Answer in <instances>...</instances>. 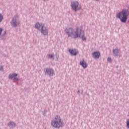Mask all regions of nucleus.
I'll use <instances>...</instances> for the list:
<instances>
[{"label": "nucleus", "mask_w": 129, "mask_h": 129, "mask_svg": "<svg viewBox=\"0 0 129 129\" xmlns=\"http://www.w3.org/2000/svg\"><path fill=\"white\" fill-rule=\"evenodd\" d=\"M66 31L69 36H71V37H73V38L80 37L83 40H86L84 31L81 29V27H77L76 31H74V30L73 29V28H67Z\"/></svg>", "instance_id": "nucleus-1"}, {"label": "nucleus", "mask_w": 129, "mask_h": 129, "mask_svg": "<svg viewBox=\"0 0 129 129\" xmlns=\"http://www.w3.org/2000/svg\"><path fill=\"white\" fill-rule=\"evenodd\" d=\"M129 16V11L127 9H124L117 14L116 17L119 18L122 22H126Z\"/></svg>", "instance_id": "nucleus-2"}, {"label": "nucleus", "mask_w": 129, "mask_h": 129, "mask_svg": "<svg viewBox=\"0 0 129 129\" xmlns=\"http://www.w3.org/2000/svg\"><path fill=\"white\" fill-rule=\"evenodd\" d=\"M63 124L60 116H55L54 120L51 121L52 126L55 128H59L63 126Z\"/></svg>", "instance_id": "nucleus-3"}, {"label": "nucleus", "mask_w": 129, "mask_h": 129, "mask_svg": "<svg viewBox=\"0 0 129 129\" xmlns=\"http://www.w3.org/2000/svg\"><path fill=\"white\" fill-rule=\"evenodd\" d=\"M35 28H37V29H39L40 30L41 33L46 35L48 34V31L47 29H46V27L44 26V24H40V23H36L35 25Z\"/></svg>", "instance_id": "nucleus-4"}, {"label": "nucleus", "mask_w": 129, "mask_h": 129, "mask_svg": "<svg viewBox=\"0 0 129 129\" xmlns=\"http://www.w3.org/2000/svg\"><path fill=\"white\" fill-rule=\"evenodd\" d=\"M71 6L73 9L75 11H77L81 8V7L79 6L78 2H72Z\"/></svg>", "instance_id": "nucleus-5"}, {"label": "nucleus", "mask_w": 129, "mask_h": 129, "mask_svg": "<svg viewBox=\"0 0 129 129\" xmlns=\"http://www.w3.org/2000/svg\"><path fill=\"white\" fill-rule=\"evenodd\" d=\"M17 76V74H13V75H10L9 76V78L10 79H13L14 81H17L18 80L17 78H16V77Z\"/></svg>", "instance_id": "nucleus-6"}, {"label": "nucleus", "mask_w": 129, "mask_h": 129, "mask_svg": "<svg viewBox=\"0 0 129 129\" xmlns=\"http://www.w3.org/2000/svg\"><path fill=\"white\" fill-rule=\"evenodd\" d=\"M19 24H20V23H19L18 22H17L16 19H13L12 20V22H11V25L13 27H17V26H18V25H19Z\"/></svg>", "instance_id": "nucleus-7"}, {"label": "nucleus", "mask_w": 129, "mask_h": 129, "mask_svg": "<svg viewBox=\"0 0 129 129\" xmlns=\"http://www.w3.org/2000/svg\"><path fill=\"white\" fill-rule=\"evenodd\" d=\"M93 55L94 57H95L96 58H99V57L100 55V53L99 51H95V52H93Z\"/></svg>", "instance_id": "nucleus-8"}, {"label": "nucleus", "mask_w": 129, "mask_h": 129, "mask_svg": "<svg viewBox=\"0 0 129 129\" xmlns=\"http://www.w3.org/2000/svg\"><path fill=\"white\" fill-rule=\"evenodd\" d=\"M80 64L82 66L83 68H87V64L86 63V61H85L84 59H83V60L80 61Z\"/></svg>", "instance_id": "nucleus-9"}, {"label": "nucleus", "mask_w": 129, "mask_h": 129, "mask_svg": "<svg viewBox=\"0 0 129 129\" xmlns=\"http://www.w3.org/2000/svg\"><path fill=\"white\" fill-rule=\"evenodd\" d=\"M69 51L70 53L73 55H76V54H77V51L76 49H69Z\"/></svg>", "instance_id": "nucleus-10"}, {"label": "nucleus", "mask_w": 129, "mask_h": 129, "mask_svg": "<svg viewBox=\"0 0 129 129\" xmlns=\"http://www.w3.org/2000/svg\"><path fill=\"white\" fill-rule=\"evenodd\" d=\"M47 73H49L50 75H51V73H53V70L52 69H46Z\"/></svg>", "instance_id": "nucleus-11"}, {"label": "nucleus", "mask_w": 129, "mask_h": 129, "mask_svg": "<svg viewBox=\"0 0 129 129\" xmlns=\"http://www.w3.org/2000/svg\"><path fill=\"white\" fill-rule=\"evenodd\" d=\"M9 125L10 126H15V125H16V124H15V123L12 122L9 123Z\"/></svg>", "instance_id": "nucleus-12"}, {"label": "nucleus", "mask_w": 129, "mask_h": 129, "mask_svg": "<svg viewBox=\"0 0 129 129\" xmlns=\"http://www.w3.org/2000/svg\"><path fill=\"white\" fill-rule=\"evenodd\" d=\"M118 52V49H114V53L115 54H117Z\"/></svg>", "instance_id": "nucleus-13"}, {"label": "nucleus", "mask_w": 129, "mask_h": 129, "mask_svg": "<svg viewBox=\"0 0 129 129\" xmlns=\"http://www.w3.org/2000/svg\"><path fill=\"white\" fill-rule=\"evenodd\" d=\"M126 125L127 127L129 128V119H127L126 120Z\"/></svg>", "instance_id": "nucleus-14"}, {"label": "nucleus", "mask_w": 129, "mask_h": 129, "mask_svg": "<svg viewBox=\"0 0 129 129\" xmlns=\"http://www.w3.org/2000/svg\"><path fill=\"white\" fill-rule=\"evenodd\" d=\"M54 55L53 54H48V57H50V58H52L53 57Z\"/></svg>", "instance_id": "nucleus-15"}, {"label": "nucleus", "mask_w": 129, "mask_h": 129, "mask_svg": "<svg viewBox=\"0 0 129 129\" xmlns=\"http://www.w3.org/2000/svg\"><path fill=\"white\" fill-rule=\"evenodd\" d=\"M3 20V16L0 14V23L1 22H2V21Z\"/></svg>", "instance_id": "nucleus-16"}, {"label": "nucleus", "mask_w": 129, "mask_h": 129, "mask_svg": "<svg viewBox=\"0 0 129 129\" xmlns=\"http://www.w3.org/2000/svg\"><path fill=\"white\" fill-rule=\"evenodd\" d=\"M108 61H111V57H108Z\"/></svg>", "instance_id": "nucleus-17"}, {"label": "nucleus", "mask_w": 129, "mask_h": 129, "mask_svg": "<svg viewBox=\"0 0 129 129\" xmlns=\"http://www.w3.org/2000/svg\"><path fill=\"white\" fill-rule=\"evenodd\" d=\"M1 69H3V67H1Z\"/></svg>", "instance_id": "nucleus-18"}]
</instances>
